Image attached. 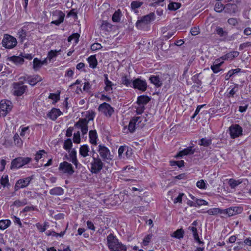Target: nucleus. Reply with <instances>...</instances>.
I'll return each mask as SVG.
<instances>
[{"mask_svg":"<svg viewBox=\"0 0 251 251\" xmlns=\"http://www.w3.org/2000/svg\"><path fill=\"white\" fill-rule=\"evenodd\" d=\"M107 243L110 251H126V246L120 242L112 234L107 236Z\"/></svg>","mask_w":251,"mask_h":251,"instance_id":"1","label":"nucleus"},{"mask_svg":"<svg viewBox=\"0 0 251 251\" xmlns=\"http://www.w3.org/2000/svg\"><path fill=\"white\" fill-rule=\"evenodd\" d=\"M103 163L100 158H93L90 162L89 169L91 173L97 174L103 168Z\"/></svg>","mask_w":251,"mask_h":251,"instance_id":"2","label":"nucleus"},{"mask_svg":"<svg viewBox=\"0 0 251 251\" xmlns=\"http://www.w3.org/2000/svg\"><path fill=\"white\" fill-rule=\"evenodd\" d=\"M17 42L16 39L8 34H5L2 41V44L3 47L7 49H12L17 45Z\"/></svg>","mask_w":251,"mask_h":251,"instance_id":"3","label":"nucleus"},{"mask_svg":"<svg viewBox=\"0 0 251 251\" xmlns=\"http://www.w3.org/2000/svg\"><path fill=\"white\" fill-rule=\"evenodd\" d=\"M12 107L10 101L2 100L0 102V114L5 116L8 112L11 111Z\"/></svg>","mask_w":251,"mask_h":251,"instance_id":"4","label":"nucleus"},{"mask_svg":"<svg viewBox=\"0 0 251 251\" xmlns=\"http://www.w3.org/2000/svg\"><path fill=\"white\" fill-rule=\"evenodd\" d=\"M100 112L102 113L107 117H111L114 112L113 108L107 103L104 102L100 105L98 108Z\"/></svg>","mask_w":251,"mask_h":251,"instance_id":"5","label":"nucleus"},{"mask_svg":"<svg viewBox=\"0 0 251 251\" xmlns=\"http://www.w3.org/2000/svg\"><path fill=\"white\" fill-rule=\"evenodd\" d=\"M88 121L87 119H80L75 124V126L81 130L82 136H84L87 134L88 130Z\"/></svg>","mask_w":251,"mask_h":251,"instance_id":"6","label":"nucleus"},{"mask_svg":"<svg viewBox=\"0 0 251 251\" xmlns=\"http://www.w3.org/2000/svg\"><path fill=\"white\" fill-rule=\"evenodd\" d=\"M30 161V158H15L11 163L12 168H19L25 164H26Z\"/></svg>","mask_w":251,"mask_h":251,"instance_id":"7","label":"nucleus"},{"mask_svg":"<svg viewBox=\"0 0 251 251\" xmlns=\"http://www.w3.org/2000/svg\"><path fill=\"white\" fill-rule=\"evenodd\" d=\"M32 179V178L31 177L29 176L23 179H20L18 180L16 182L14 186L15 191H17L21 188H23L27 186Z\"/></svg>","mask_w":251,"mask_h":251,"instance_id":"8","label":"nucleus"},{"mask_svg":"<svg viewBox=\"0 0 251 251\" xmlns=\"http://www.w3.org/2000/svg\"><path fill=\"white\" fill-rule=\"evenodd\" d=\"M132 86L134 89H137L143 92L145 91L147 88L146 81L139 78L132 81Z\"/></svg>","mask_w":251,"mask_h":251,"instance_id":"9","label":"nucleus"},{"mask_svg":"<svg viewBox=\"0 0 251 251\" xmlns=\"http://www.w3.org/2000/svg\"><path fill=\"white\" fill-rule=\"evenodd\" d=\"M230 135L232 138H235L242 134V128L239 125H233L229 127Z\"/></svg>","mask_w":251,"mask_h":251,"instance_id":"10","label":"nucleus"},{"mask_svg":"<svg viewBox=\"0 0 251 251\" xmlns=\"http://www.w3.org/2000/svg\"><path fill=\"white\" fill-rule=\"evenodd\" d=\"M155 19V15L153 13H151L150 14L144 16L141 20H139L136 22V26L138 28H140L141 25L148 24L150 23L151 21L154 20Z\"/></svg>","mask_w":251,"mask_h":251,"instance_id":"11","label":"nucleus"},{"mask_svg":"<svg viewBox=\"0 0 251 251\" xmlns=\"http://www.w3.org/2000/svg\"><path fill=\"white\" fill-rule=\"evenodd\" d=\"M59 169L60 171L64 174L72 175L74 172L72 165L67 162L61 163Z\"/></svg>","mask_w":251,"mask_h":251,"instance_id":"12","label":"nucleus"},{"mask_svg":"<svg viewBox=\"0 0 251 251\" xmlns=\"http://www.w3.org/2000/svg\"><path fill=\"white\" fill-rule=\"evenodd\" d=\"M195 151L196 150L193 146H190L179 151L174 157H179L186 155H191L193 154Z\"/></svg>","mask_w":251,"mask_h":251,"instance_id":"13","label":"nucleus"},{"mask_svg":"<svg viewBox=\"0 0 251 251\" xmlns=\"http://www.w3.org/2000/svg\"><path fill=\"white\" fill-rule=\"evenodd\" d=\"M14 93L17 96L22 95L27 88V86L21 84L20 83H15L14 84Z\"/></svg>","mask_w":251,"mask_h":251,"instance_id":"14","label":"nucleus"},{"mask_svg":"<svg viewBox=\"0 0 251 251\" xmlns=\"http://www.w3.org/2000/svg\"><path fill=\"white\" fill-rule=\"evenodd\" d=\"M241 208L238 207H230L223 210V213L227 214L228 216H232L238 214Z\"/></svg>","mask_w":251,"mask_h":251,"instance_id":"15","label":"nucleus"},{"mask_svg":"<svg viewBox=\"0 0 251 251\" xmlns=\"http://www.w3.org/2000/svg\"><path fill=\"white\" fill-rule=\"evenodd\" d=\"M61 114L62 112L59 109L52 108L48 113V116L51 120H55Z\"/></svg>","mask_w":251,"mask_h":251,"instance_id":"16","label":"nucleus"},{"mask_svg":"<svg viewBox=\"0 0 251 251\" xmlns=\"http://www.w3.org/2000/svg\"><path fill=\"white\" fill-rule=\"evenodd\" d=\"M225 11L230 13H235L238 11V7L236 4L228 3L225 6Z\"/></svg>","mask_w":251,"mask_h":251,"instance_id":"17","label":"nucleus"},{"mask_svg":"<svg viewBox=\"0 0 251 251\" xmlns=\"http://www.w3.org/2000/svg\"><path fill=\"white\" fill-rule=\"evenodd\" d=\"M28 83L32 86L35 85L37 82L41 81L42 79L38 75H35L32 77H27Z\"/></svg>","mask_w":251,"mask_h":251,"instance_id":"18","label":"nucleus"},{"mask_svg":"<svg viewBox=\"0 0 251 251\" xmlns=\"http://www.w3.org/2000/svg\"><path fill=\"white\" fill-rule=\"evenodd\" d=\"M104 83L105 84V90L107 92H112L113 83L111 81L108 80V75L107 74L104 75Z\"/></svg>","mask_w":251,"mask_h":251,"instance_id":"19","label":"nucleus"},{"mask_svg":"<svg viewBox=\"0 0 251 251\" xmlns=\"http://www.w3.org/2000/svg\"><path fill=\"white\" fill-rule=\"evenodd\" d=\"M56 13L57 16L58 17V19L52 21L51 23L58 25H60L62 22H63L65 17V14L60 11H57Z\"/></svg>","mask_w":251,"mask_h":251,"instance_id":"20","label":"nucleus"},{"mask_svg":"<svg viewBox=\"0 0 251 251\" xmlns=\"http://www.w3.org/2000/svg\"><path fill=\"white\" fill-rule=\"evenodd\" d=\"M8 60L13 62L16 65H22L24 62L23 57L19 56H12L9 57Z\"/></svg>","mask_w":251,"mask_h":251,"instance_id":"21","label":"nucleus"},{"mask_svg":"<svg viewBox=\"0 0 251 251\" xmlns=\"http://www.w3.org/2000/svg\"><path fill=\"white\" fill-rule=\"evenodd\" d=\"M150 100V98L147 96H140L138 97L137 103L138 105H144L146 104Z\"/></svg>","mask_w":251,"mask_h":251,"instance_id":"22","label":"nucleus"},{"mask_svg":"<svg viewBox=\"0 0 251 251\" xmlns=\"http://www.w3.org/2000/svg\"><path fill=\"white\" fill-rule=\"evenodd\" d=\"M150 80L151 83L157 87H160L162 84V81L158 76L152 75L150 77Z\"/></svg>","mask_w":251,"mask_h":251,"instance_id":"23","label":"nucleus"},{"mask_svg":"<svg viewBox=\"0 0 251 251\" xmlns=\"http://www.w3.org/2000/svg\"><path fill=\"white\" fill-rule=\"evenodd\" d=\"M239 54V52L236 51H233L221 57V58H222L223 60L226 59H232L234 58L237 57Z\"/></svg>","mask_w":251,"mask_h":251,"instance_id":"24","label":"nucleus"},{"mask_svg":"<svg viewBox=\"0 0 251 251\" xmlns=\"http://www.w3.org/2000/svg\"><path fill=\"white\" fill-rule=\"evenodd\" d=\"M90 142L93 145L97 144V134L96 130H90L89 133Z\"/></svg>","mask_w":251,"mask_h":251,"instance_id":"25","label":"nucleus"},{"mask_svg":"<svg viewBox=\"0 0 251 251\" xmlns=\"http://www.w3.org/2000/svg\"><path fill=\"white\" fill-rule=\"evenodd\" d=\"M140 117H137L130 120L128 125V129L130 132L134 131L135 129L136 123L139 120Z\"/></svg>","mask_w":251,"mask_h":251,"instance_id":"26","label":"nucleus"},{"mask_svg":"<svg viewBox=\"0 0 251 251\" xmlns=\"http://www.w3.org/2000/svg\"><path fill=\"white\" fill-rule=\"evenodd\" d=\"M122 16V12L120 9L116 10L113 14L112 20L113 22L118 23L120 21L121 18Z\"/></svg>","mask_w":251,"mask_h":251,"instance_id":"27","label":"nucleus"},{"mask_svg":"<svg viewBox=\"0 0 251 251\" xmlns=\"http://www.w3.org/2000/svg\"><path fill=\"white\" fill-rule=\"evenodd\" d=\"M89 66L92 68H95L98 64L97 60L95 55H91L87 59Z\"/></svg>","mask_w":251,"mask_h":251,"instance_id":"28","label":"nucleus"},{"mask_svg":"<svg viewBox=\"0 0 251 251\" xmlns=\"http://www.w3.org/2000/svg\"><path fill=\"white\" fill-rule=\"evenodd\" d=\"M63 193V189L60 187L53 188L50 191V194L52 195H61Z\"/></svg>","mask_w":251,"mask_h":251,"instance_id":"29","label":"nucleus"},{"mask_svg":"<svg viewBox=\"0 0 251 251\" xmlns=\"http://www.w3.org/2000/svg\"><path fill=\"white\" fill-rule=\"evenodd\" d=\"M113 25L106 21H103L100 25L101 29L105 31H110L112 29Z\"/></svg>","mask_w":251,"mask_h":251,"instance_id":"30","label":"nucleus"},{"mask_svg":"<svg viewBox=\"0 0 251 251\" xmlns=\"http://www.w3.org/2000/svg\"><path fill=\"white\" fill-rule=\"evenodd\" d=\"M122 84L127 87H131L132 85V80L127 76L123 75L122 77Z\"/></svg>","mask_w":251,"mask_h":251,"instance_id":"31","label":"nucleus"},{"mask_svg":"<svg viewBox=\"0 0 251 251\" xmlns=\"http://www.w3.org/2000/svg\"><path fill=\"white\" fill-rule=\"evenodd\" d=\"M99 152L101 157H107L109 154L108 149L104 146H100Z\"/></svg>","mask_w":251,"mask_h":251,"instance_id":"32","label":"nucleus"},{"mask_svg":"<svg viewBox=\"0 0 251 251\" xmlns=\"http://www.w3.org/2000/svg\"><path fill=\"white\" fill-rule=\"evenodd\" d=\"M61 51V50H51L49 52H48V56H47V58H48V59L50 60V61H51L52 59H53V58H55L57 55V53L60 52Z\"/></svg>","mask_w":251,"mask_h":251,"instance_id":"33","label":"nucleus"},{"mask_svg":"<svg viewBox=\"0 0 251 251\" xmlns=\"http://www.w3.org/2000/svg\"><path fill=\"white\" fill-rule=\"evenodd\" d=\"M205 213L209 215H216L219 213H223V210L218 208H214L207 210Z\"/></svg>","mask_w":251,"mask_h":251,"instance_id":"34","label":"nucleus"},{"mask_svg":"<svg viewBox=\"0 0 251 251\" xmlns=\"http://www.w3.org/2000/svg\"><path fill=\"white\" fill-rule=\"evenodd\" d=\"M11 224V222L9 220H3L0 221V229L4 230L7 228Z\"/></svg>","mask_w":251,"mask_h":251,"instance_id":"35","label":"nucleus"},{"mask_svg":"<svg viewBox=\"0 0 251 251\" xmlns=\"http://www.w3.org/2000/svg\"><path fill=\"white\" fill-rule=\"evenodd\" d=\"M33 69L35 71L39 70L42 66L41 61L37 58H35L33 61Z\"/></svg>","mask_w":251,"mask_h":251,"instance_id":"36","label":"nucleus"},{"mask_svg":"<svg viewBox=\"0 0 251 251\" xmlns=\"http://www.w3.org/2000/svg\"><path fill=\"white\" fill-rule=\"evenodd\" d=\"M241 183H242V180L241 179H230L228 181V184L232 188H234Z\"/></svg>","mask_w":251,"mask_h":251,"instance_id":"37","label":"nucleus"},{"mask_svg":"<svg viewBox=\"0 0 251 251\" xmlns=\"http://www.w3.org/2000/svg\"><path fill=\"white\" fill-rule=\"evenodd\" d=\"M184 236V231L182 229H178L173 233L172 236L177 239L182 238Z\"/></svg>","mask_w":251,"mask_h":251,"instance_id":"38","label":"nucleus"},{"mask_svg":"<svg viewBox=\"0 0 251 251\" xmlns=\"http://www.w3.org/2000/svg\"><path fill=\"white\" fill-rule=\"evenodd\" d=\"M180 3L172 2L168 4V8L170 10H176L180 7Z\"/></svg>","mask_w":251,"mask_h":251,"instance_id":"39","label":"nucleus"},{"mask_svg":"<svg viewBox=\"0 0 251 251\" xmlns=\"http://www.w3.org/2000/svg\"><path fill=\"white\" fill-rule=\"evenodd\" d=\"M211 140L210 139L208 138H202L200 140L199 142V144L201 146H203L204 147H207L211 145Z\"/></svg>","mask_w":251,"mask_h":251,"instance_id":"40","label":"nucleus"},{"mask_svg":"<svg viewBox=\"0 0 251 251\" xmlns=\"http://www.w3.org/2000/svg\"><path fill=\"white\" fill-rule=\"evenodd\" d=\"M80 153L83 157H86L88 155V152L89 151V149L87 145H83L80 148Z\"/></svg>","mask_w":251,"mask_h":251,"instance_id":"41","label":"nucleus"},{"mask_svg":"<svg viewBox=\"0 0 251 251\" xmlns=\"http://www.w3.org/2000/svg\"><path fill=\"white\" fill-rule=\"evenodd\" d=\"M13 139L14 141V143L18 147H21L23 145V141L19 137V136L18 134H15L13 137Z\"/></svg>","mask_w":251,"mask_h":251,"instance_id":"42","label":"nucleus"},{"mask_svg":"<svg viewBox=\"0 0 251 251\" xmlns=\"http://www.w3.org/2000/svg\"><path fill=\"white\" fill-rule=\"evenodd\" d=\"M214 9L217 12H221L224 9H225V8L221 2L218 1L215 4Z\"/></svg>","mask_w":251,"mask_h":251,"instance_id":"43","label":"nucleus"},{"mask_svg":"<svg viewBox=\"0 0 251 251\" xmlns=\"http://www.w3.org/2000/svg\"><path fill=\"white\" fill-rule=\"evenodd\" d=\"M72 146V142L71 139H67L64 141L63 147L66 150H71Z\"/></svg>","mask_w":251,"mask_h":251,"instance_id":"44","label":"nucleus"},{"mask_svg":"<svg viewBox=\"0 0 251 251\" xmlns=\"http://www.w3.org/2000/svg\"><path fill=\"white\" fill-rule=\"evenodd\" d=\"M79 37L80 35L78 33L73 34L68 37V41L71 42L73 39H75V43H77L78 42Z\"/></svg>","mask_w":251,"mask_h":251,"instance_id":"45","label":"nucleus"},{"mask_svg":"<svg viewBox=\"0 0 251 251\" xmlns=\"http://www.w3.org/2000/svg\"><path fill=\"white\" fill-rule=\"evenodd\" d=\"M73 141L74 143L77 144L80 142V133L79 131L74 134Z\"/></svg>","mask_w":251,"mask_h":251,"instance_id":"46","label":"nucleus"},{"mask_svg":"<svg viewBox=\"0 0 251 251\" xmlns=\"http://www.w3.org/2000/svg\"><path fill=\"white\" fill-rule=\"evenodd\" d=\"M127 149V147L126 146H121L119 149V150H118V154H119V156L120 157V156H124L125 155V151H126V150Z\"/></svg>","mask_w":251,"mask_h":251,"instance_id":"47","label":"nucleus"},{"mask_svg":"<svg viewBox=\"0 0 251 251\" xmlns=\"http://www.w3.org/2000/svg\"><path fill=\"white\" fill-rule=\"evenodd\" d=\"M170 165L172 166H177L180 168L184 165V161L183 160L178 161H170Z\"/></svg>","mask_w":251,"mask_h":251,"instance_id":"48","label":"nucleus"},{"mask_svg":"<svg viewBox=\"0 0 251 251\" xmlns=\"http://www.w3.org/2000/svg\"><path fill=\"white\" fill-rule=\"evenodd\" d=\"M197 186L201 189H206V184L203 179H201L197 182Z\"/></svg>","mask_w":251,"mask_h":251,"instance_id":"49","label":"nucleus"},{"mask_svg":"<svg viewBox=\"0 0 251 251\" xmlns=\"http://www.w3.org/2000/svg\"><path fill=\"white\" fill-rule=\"evenodd\" d=\"M151 237H152V235L151 234L147 235L143 239V243H142L143 245H144L145 246H147L149 244V243L150 242Z\"/></svg>","mask_w":251,"mask_h":251,"instance_id":"50","label":"nucleus"},{"mask_svg":"<svg viewBox=\"0 0 251 251\" xmlns=\"http://www.w3.org/2000/svg\"><path fill=\"white\" fill-rule=\"evenodd\" d=\"M216 32L217 34L220 35V36H224L226 34V31L224 30L223 28L220 27H217L216 29Z\"/></svg>","mask_w":251,"mask_h":251,"instance_id":"51","label":"nucleus"},{"mask_svg":"<svg viewBox=\"0 0 251 251\" xmlns=\"http://www.w3.org/2000/svg\"><path fill=\"white\" fill-rule=\"evenodd\" d=\"M238 91V86H234L228 92L227 96L228 97H233L234 94Z\"/></svg>","mask_w":251,"mask_h":251,"instance_id":"52","label":"nucleus"},{"mask_svg":"<svg viewBox=\"0 0 251 251\" xmlns=\"http://www.w3.org/2000/svg\"><path fill=\"white\" fill-rule=\"evenodd\" d=\"M0 183L3 187L6 186V185L8 183V176L6 175L5 176H3L1 177L0 180Z\"/></svg>","mask_w":251,"mask_h":251,"instance_id":"53","label":"nucleus"},{"mask_svg":"<svg viewBox=\"0 0 251 251\" xmlns=\"http://www.w3.org/2000/svg\"><path fill=\"white\" fill-rule=\"evenodd\" d=\"M142 3L141 2L137 1H133L131 3V7L132 9H135L136 8H138L140 7Z\"/></svg>","mask_w":251,"mask_h":251,"instance_id":"54","label":"nucleus"},{"mask_svg":"<svg viewBox=\"0 0 251 251\" xmlns=\"http://www.w3.org/2000/svg\"><path fill=\"white\" fill-rule=\"evenodd\" d=\"M220 67H221V66L218 65V64H213V65H212L211 66V69L214 73H217L219 72H220L221 70Z\"/></svg>","mask_w":251,"mask_h":251,"instance_id":"55","label":"nucleus"},{"mask_svg":"<svg viewBox=\"0 0 251 251\" xmlns=\"http://www.w3.org/2000/svg\"><path fill=\"white\" fill-rule=\"evenodd\" d=\"M95 116V113L93 111H89L86 115V118L88 119L87 121L93 120Z\"/></svg>","mask_w":251,"mask_h":251,"instance_id":"56","label":"nucleus"},{"mask_svg":"<svg viewBox=\"0 0 251 251\" xmlns=\"http://www.w3.org/2000/svg\"><path fill=\"white\" fill-rule=\"evenodd\" d=\"M193 237L195 240L197 241L200 244H203V242L200 240L198 234V231H195V232H193Z\"/></svg>","mask_w":251,"mask_h":251,"instance_id":"57","label":"nucleus"},{"mask_svg":"<svg viewBox=\"0 0 251 251\" xmlns=\"http://www.w3.org/2000/svg\"><path fill=\"white\" fill-rule=\"evenodd\" d=\"M102 48L101 45L99 43H94L93 45H92L91 49L93 50H100Z\"/></svg>","mask_w":251,"mask_h":251,"instance_id":"58","label":"nucleus"},{"mask_svg":"<svg viewBox=\"0 0 251 251\" xmlns=\"http://www.w3.org/2000/svg\"><path fill=\"white\" fill-rule=\"evenodd\" d=\"M145 107L144 105H138V106L136 108V112L138 114H141L143 113Z\"/></svg>","mask_w":251,"mask_h":251,"instance_id":"59","label":"nucleus"},{"mask_svg":"<svg viewBox=\"0 0 251 251\" xmlns=\"http://www.w3.org/2000/svg\"><path fill=\"white\" fill-rule=\"evenodd\" d=\"M200 33V29L198 27H194L191 28V33L192 35H197Z\"/></svg>","mask_w":251,"mask_h":251,"instance_id":"60","label":"nucleus"},{"mask_svg":"<svg viewBox=\"0 0 251 251\" xmlns=\"http://www.w3.org/2000/svg\"><path fill=\"white\" fill-rule=\"evenodd\" d=\"M207 203H208L207 202L203 200L197 199V200H196V206L197 205L201 206V205H207Z\"/></svg>","mask_w":251,"mask_h":251,"instance_id":"61","label":"nucleus"},{"mask_svg":"<svg viewBox=\"0 0 251 251\" xmlns=\"http://www.w3.org/2000/svg\"><path fill=\"white\" fill-rule=\"evenodd\" d=\"M46 224L45 225V226H43L41 224H40V223H37L36 224V226L37 227V228H38V230H40V232H44L46 229V228L45 227L46 226Z\"/></svg>","mask_w":251,"mask_h":251,"instance_id":"62","label":"nucleus"},{"mask_svg":"<svg viewBox=\"0 0 251 251\" xmlns=\"http://www.w3.org/2000/svg\"><path fill=\"white\" fill-rule=\"evenodd\" d=\"M25 204H26V202L25 201H20L19 200H16L13 203V205L17 206H23V205H25Z\"/></svg>","mask_w":251,"mask_h":251,"instance_id":"63","label":"nucleus"},{"mask_svg":"<svg viewBox=\"0 0 251 251\" xmlns=\"http://www.w3.org/2000/svg\"><path fill=\"white\" fill-rule=\"evenodd\" d=\"M228 23L232 25H235L238 24V22L236 19L235 18H230L227 21Z\"/></svg>","mask_w":251,"mask_h":251,"instance_id":"64","label":"nucleus"}]
</instances>
